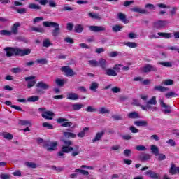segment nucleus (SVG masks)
Wrapping results in <instances>:
<instances>
[{
	"instance_id": "f257e3e1",
	"label": "nucleus",
	"mask_w": 179,
	"mask_h": 179,
	"mask_svg": "<svg viewBox=\"0 0 179 179\" xmlns=\"http://www.w3.org/2000/svg\"><path fill=\"white\" fill-rule=\"evenodd\" d=\"M61 141L64 145H63L61 150L58 152L57 156H64V155H65L64 153H71V152H72L71 155L73 157L80 155L81 151L79 150V145H75L73 148L72 147V145H73V142H72V141L64 138Z\"/></svg>"
},
{
	"instance_id": "f03ea898",
	"label": "nucleus",
	"mask_w": 179,
	"mask_h": 179,
	"mask_svg": "<svg viewBox=\"0 0 179 179\" xmlns=\"http://www.w3.org/2000/svg\"><path fill=\"white\" fill-rule=\"evenodd\" d=\"M4 51L8 58H10V57H26V55L31 54V49H21L17 47H6Z\"/></svg>"
},
{
	"instance_id": "7ed1b4c3",
	"label": "nucleus",
	"mask_w": 179,
	"mask_h": 179,
	"mask_svg": "<svg viewBox=\"0 0 179 179\" xmlns=\"http://www.w3.org/2000/svg\"><path fill=\"white\" fill-rule=\"evenodd\" d=\"M57 146L58 141H44L43 148H44V149H46L47 152H54Z\"/></svg>"
},
{
	"instance_id": "20e7f679",
	"label": "nucleus",
	"mask_w": 179,
	"mask_h": 179,
	"mask_svg": "<svg viewBox=\"0 0 179 179\" xmlns=\"http://www.w3.org/2000/svg\"><path fill=\"white\" fill-rule=\"evenodd\" d=\"M60 71L65 73L66 76H70L72 78V76H75V75H76V72L73 71V70L68 66L61 67Z\"/></svg>"
},
{
	"instance_id": "39448f33",
	"label": "nucleus",
	"mask_w": 179,
	"mask_h": 179,
	"mask_svg": "<svg viewBox=\"0 0 179 179\" xmlns=\"http://www.w3.org/2000/svg\"><path fill=\"white\" fill-rule=\"evenodd\" d=\"M56 121L58 124H62V127L64 128L72 127V125H73V123H72V122H69V120L66 118L60 117L57 119Z\"/></svg>"
},
{
	"instance_id": "423d86ee",
	"label": "nucleus",
	"mask_w": 179,
	"mask_h": 179,
	"mask_svg": "<svg viewBox=\"0 0 179 179\" xmlns=\"http://www.w3.org/2000/svg\"><path fill=\"white\" fill-rule=\"evenodd\" d=\"M34 79H36V76H34L25 77V81L28 82V83L27 85V89H31V87H33V86H34L36 85V81Z\"/></svg>"
},
{
	"instance_id": "0eeeda50",
	"label": "nucleus",
	"mask_w": 179,
	"mask_h": 179,
	"mask_svg": "<svg viewBox=\"0 0 179 179\" xmlns=\"http://www.w3.org/2000/svg\"><path fill=\"white\" fill-rule=\"evenodd\" d=\"M89 29L94 33H99L100 31H106V27L91 25L89 27Z\"/></svg>"
},
{
	"instance_id": "6e6552de",
	"label": "nucleus",
	"mask_w": 179,
	"mask_h": 179,
	"mask_svg": "<svg viewBox=\"0 0 179 179\" xmlns=\"http://www.w3.org/2000/svg\"><path fill=\"white\" fill-rule=\"evenodd\" d=\"M143 72L145 73L149 72H157V68L152 64H147L143 68Z\"/></svg>"
},
{
	"instance_id": "1a4fd4ad",
	"label": "nucleus",
	"mask_w": 179,
	"mask_h": 179,
	"mask_svg": "<svg viewBox=\"0 0 179 179\" xmlns=\"http://www.w3.org/2000/svg\"><path fill=\"white\" fill-rule=\"evenodd\" d=\"M166 24H167L166 21L159 20L158 21H155L153 22V27L154 29H163V27H166Z\"/></svg>"
},
{
	"instance_id": "9d476101",
	"label": "nucleus",
	"mask_w": 179,
	"mask_h": 179,
	"mask_svg": "<svg viewBox=\"0 0 179 179\" xmlns=\"http://www.w3.org/2000/svg\"><path fill=\"white\" fill-rule=\"evenodd\" d=\"M145 175L152 179H160V175L152 170L147 171Z\"/></svg>"
},
{
	"instance_id": "9b49d317",
	"label": "nucleus",
	"mask_w": 179,
	"mask_h": 179,
	"mask_svg": "<svg viewBox=\"0 0 179 179\" xmlns=\"http://www.w3.org/2000/svg\"><path fill=\"white\" fill-rule=\"evenodd\" d=\"M99 66L103 69V71H105L107 69V66H108V62H107V60L106 59L101 58L99 61L98 62Z\"/></svg>"
},
{
	"instance_id": "f8f14e48",
	"label": "nucleus",
	"mask_w": 179,
	"mask_h": 179,
	"mask_svg": "<svg viewBox=\"0 0 179 179\" xmlns=\"http://www.w3.org/2000/svg\"><path fill=\"white\" fill-rule=\"evenodd\" d=\"M117 17L122 23H124V24H128L129 23V20L127 18V15L122 13H119L117 14Z\"/></svg>"
},
{
	"instance_id": "ddd939ff",
	"label": "nucleus",
	"mask_w": 179,
	"mask_h": 179,
	"mask_svg": "<svg viewBox=\"0 0 179 179\" xmlns=\"http://www.w3.org/2000/svg\"><path fill=\"white\" fill-rule=\"evenodd\" d=\"M105 134L106 131H104V130L101 131V132L96 133L95 137L92 139V143L97 142V141H101L103 136H104Z\"/></svg>"
},
{
	"instance_id": "4468645a",
	"label": "nucleus",
	"mask_w": 179,
	"mask_h": 179,
	"mask_svg": "<svg viewBox=\"0 0 179 179\" xmlns=\"http://www.w3.org/2000/svg\"><path fill=\"white\" fill-rule=\"evenodd\" d=\"M153 90L155 92H161V93H164V92H167L170 90V89L167 87H163L162 85H156L154 87Z\"/></svg>"
},
{
	"instance_id": "2eb2a0df",
	"label": "nucleus",
	"mask_w": 179,
	"mask_h": 179,
	"mask_svg": "<svg viewBox=\"0 0 179 179\" xmlns=\"http://www.w3.org/2000/svg\"><path fill=\"white\" fill-rule=\"evenodd\" d=\"M36 87L38 89H43V90H47L50 87V85L44 83L43 81H40L36 84Z\"/></svg>"
},
{
	"instance_id": "dca6fc26",
	"label": "nucleus",
	"mask_w": 179,
	"mask_h": 179,
	"mask_svg": "<svg viewBox=\"0 0 179 179\" xmlns=\"http://www.w3.org/2000/svg\"><path fill=\"white\" fill-rule=\"evenodd\" d=\"M131 12H134L136 13H141V15H148L149 13L146 10L139 8L138 7H134L131 8Z\"/></svg>"
},
{
	"instance_id": "f3484780",
	"label": "nucleus",
	"mask_w": 179,
	"mask_h": 179,
	"mask_svg": "<svg viewBox=\"0 0 179 179\" xmlns=\"http://www.w3.org/2000/svg\"><path fill=\"white\" fill-rule=\"evenodd\" d=\"M63 136L66 138V139H73L76 138L77 135L75 133L69 132V131H64Z\"/></svg>"
},
{
	"instance_id": "a211bd4d",
	"label": "nucleus",
	"mask_w": 179,
	"mask_h": 179,
	"mask_svg": "<svg viewBox=\"0 0 179 179\" xmlns=\"http://www.w3.org/2000/svg\"><path fill=\"white\" fill-rule=\"evenodd\" d=\"M54 115V113L52 111H45L43 113H42L43 118H45V120H52V117Z\"/></svg>"
},
{
	"instance_id": "6ab92c4d",
	"label": "nucleus",
	"mask_w": 179,
	"mask_h": 179,
	"mask_svg": "<svg viewBox=\"0 0 179 179\" xmlns=\"http://www.w3.org/2000/svg\"><path fill=\"white\" fill-rule=\"evenodd\" d=\"M106 72V75H107V76H117L118 75V73H117V71H115V70H114V69H106L105 70Z\"/></svg>"
},
{
	"instance_id": "aec40b11",
	"label": "nucleus",
	"mask_w": 179,
	"mask_h": 179,
	"mask_svg": "<svg viewBox=\"0 0 179 179\" xmlns=\"http://www.w3.org/2000/svg\"><path fill=\"white\" fill-rule=\"evenodd\" d=\"M151 157L152 156L150 155L143 153L139 155V160H141V162H146L148 160H150Z\"/></svg>"
},
{
	"instance_id": "412c9836",
	"label": "nucleus",
	"mask_w": 179,
	"mask_h": 179,
	"mask_svg": "<svg viewBox=\"0 0 179 179\" xmlns=\"http://www.w3.org/2000/svg\"><path fill=\"white\" fill-rule=\"evenodd\" d=\"M55 29L52 31V36L53 37H57V36H59V30L61 29L59 28V24H57V26H54Z\"/></svg>"
},
{
	"instance_id": "4be33fe9",
	"label": "nucleus",
	"mask_w": 179,
	"mask_h": 179,
	"mask_svg": "<svg viewBox=\"0 0 179 179\" xmlns=\"http://www.w3.org/2000/svg\"><path fill=\"white\" fill-rule=\"evenodd\" d=\"M160 105H161V107H162L163 108H166L164 110V113H165V114H170V113H171V110L170 109V106H169L167 104H166L164 103V101H161Z\"/></svg>"
},
{
	"instance_id": "5701e85b",
	"label": "nucleus",
	"mask_w": 179,
	"mask_h": 179,
	"mask_svg": "<svg viewBox=\"0 0 179 179\" xmlns=\"http://www.w3.org/2000/svg\"><path fill=\"white\" fill-rule=\"evenodd\" d=\"M19 27H20V23L15 22L11 28V33H13V34H17V33H19V30L17 29Z\"/></svg>"
},
{
	"instance_id": "b1692460",
	"label": "nucleus",
	"mask_w": 179,
	"mask_h": 179,
	"mask_svg": "<svg viewBox=\"0 0 179 179\" xmlns=\"http://www.w3.org/2000/svg\"><path fill=\"white\" fill-rule=\"evenodd\" d=\"M128 118H131L132 120H136L138 118H141V116L139 115V113H138L136 111L129 113L127 114Z\"/></svg>"
},
{
	"instance_id": "393cba45",
	"label": "nucleus",
	"mask_w": 179,
	"mask_h": 179,
	"mask_svg": "<svg viewBox=\"0 0 179 179\" xmlns=\"http://www.w3.org/2000/svg\"><path fill=\"white\" fill-rule=\"evenodd\" d=\"M150 150L152 155H155V156H159V150L157 146H156L155 145H151Z\"/></svg>"
},
{
	"instance_id": "a878e982",
	"label": "nucleus",
	"mask_w": 179,
	"mask_h": 179,
	"mask_svg": "<svg viewBox=\"0 0 179 179\" xmlns=\"http://www.w3.org/2000/svg\"><path fill=\"white\" fill-rule=\"evenodd\" d=\"M73 111H79L82 110L85 106L82 103H74L71 106Z\"/></svg>"
},
{
	"instance_id": "bb28decb",
	"label": "nucleus",
	"mask_w": 179,
	"mask_h": 179,
	"mask_svg": "<svg viewBox=\"0 0 179 179\" xmlns=\"http://www.w3.org/2000/svg\"><path fill=\"white\" fill-rule=\"evenodd\" d=\"M11 9L13 10H16L17 13H18L20 15H24V13H27V10L24 8H17L15 6H11Z\"/></svg>"
},
{
	"instance_id": "cd10ccee",
	"label": "nucleus",
	"mask_w": 179,
	"mask_h": 179,
	"mask_svg": "<svg viewBox=\"0 0 179 179\" xmlns=\"http://www.w3.org/2000/svg\"><path fill=\"white\" fill-rule=\"evenodd\" d=\"M134 125L136 127H148V121L146 120H140V121H135Z\"/></svg>"
},
{
	"instance_id": "c85d7f7f",
	"label": "nucleus",
	"mask_w": 179,
	"mask_h": 179,
	"mask_svg": "<svg viewBox=\"0 0 179 179\" xmlns=\"http://www.w3.org/2000/svg\"><path fill=\"white\" fill-rule=\"evenodd\" d=\"M67 99L68 100H78L79 99V95L76 93H69L67 95Z\"/></svg>"
},
{
	"instance_id": "c756f323",
	"label": "nucleus",
	"mask_w": 179,
	"mask_h": 179,
	"mask_svg": "<svg viewBox=\"0 0 179 179\" xmlns=\"http://www.w3.org/2000/svg\"><path fill=\"white\" fill-rule=\"evenodd\" d=\"M1 136L4 138V139H7L8 141H12L13 139V135L10 133L3 132Z\"/></svg>"
},
{
	"instance_id": "7c9ffc66",
	"label": "nucleus",
	"mask_w": 179,
	"mask_h": 179,
	"mask_svg": "<svg viewBox=\"0 0 179 179\" xmlns=\"http://www.w3.org/2000/svg\"><path fill=\"white\" fill-rule=\"evenodd\" d=\"M158 36H160V37H162V38H171V33H166V32H158Z\"/></svg>"
},
{
	"instance_id": "2f4dec72",
	"label": "nucleus",
	"mask_w": 179,
	"mask_h": 179,
	"mask_svg": "<svg viewBox=\"0 0 179 179\" xmlns=\"http://www.w3.org/2000/svg\"><path fill=\"white\" fill-rule=\"evenodd\" d=\"M31 31H35L36 33H45V29H44V28H43V27H32L31 28Z\"/></svg>"
},
{
	"instance_id": "473e14b6",
	"label": "nucleus",
	"mask_w": 179,
	"mask_h": 179,
	"mask_svg": "<svg viewBox=\"0 0 179 179\" xmlns=\"http://www.w3.org/2000/svg\"><path fill=\"white\" fill-rule=\"evenodd\" d=\"M75 33H82L83 31V25L82 24H78L74 27Z\"/></svg>"
},
{
	"instance_id": "72a5a7b5",
	"label": "nucleus",
	"mask_w": 179,
	"mask_h": 179,
	"mask_svg": "<svg viewBox=\"0 0 179 179\" xmlns=\"http://www.w3.org/2000/svg\"><path fill=\"white\" fill-rule=\"evenodd\" d=\"M55 83L57 85V86H60L62 87L66 83V80L65 79H61V78H57L55 80Z\"/></svg>"
},
{
	"instance_id": "f704fd0d",
	"label": "nucleus",
	"mask_w": 179,
	"mask_h": 179,
	"mask_svg": "<svg viewBox=\"0 0 179 179\" xmlns=\"http://www.w3.org/2000/svg\"><path fill=\"white\" fill-rule=\"evenodd\" d=\"M58 23L57 22H48V21H45L43 22V25L45 27H51V26L52 27H54V26H57Z\"/></svg>"
},
{
	"instance_id": "c9c22d12",
	"label": "nucleus",
	"mask_w": 179,
	"mask_h": 179,
	"mask_svg": "<svg viewBox=\"0 0 179 179\" xmlns=\"http://www.w3.org/2000/svg\"><path fill=\"white\" fill-rule=\"evenodd\" d=\"M86 131H89V127L83 128V131L77 134V136H78V138H85V136H86Z\"/></svg>"
},
{
	"instance_id": "e433bc0d",
	"label": "nucleus",
	"mask_w": 179,
	"mask_h": 179,
	"mask_svg": "<svg viewBox=\"0 0 179 179\" xmlns=\"http://www.w3.org/2000/svg\"><path fill=\"white\" fill-rule=\"evenodd\" d=\"M178 94L174 92H169L165 94V97L166 99H171V97H178Z\"/></svg>"
},
{
	"instance_id": "4c0bfd02",
	"label": "nucleus",
	"mask_w": 179,
	"mask_h": 179,
	"mask_svg": "<svg viewBox=\"0 0 179 179\" xmlns=\"http://www.w3.org/2000/svg\"><path fill=\"white\" fill-rule=\"evenodd\" d=\"M158 65H162L165 68H171L173 66V64L170 62H159Z\"/></svg>"
},
{
	"instance_id": "58836bf2",
	"label": "nucleus",
	"mask_w": 179,
	"mask_h": 179,
	"mask_svg": "<svg viewBox=\"0 0 179 179\" xmlns=\"http://www.w3.org/2000/svg\"><path fill=\"white\" fill-rule=\"evenodd\" d=\"M90 89L92 92H97V89H99V84L96 82L92 83Z\"/></svg>"
},
{
	"instance_id": "ea45409f",
	"label": "nucleus",
	"mask_w": 179,
	"mask_h": 179,
	"mask_svg": "<svg viewBox=\"0 0 179 179\" xmlns=\"http://www.w3.org/2000/svg\"><path fill=\"white\" fill-rule=\"evenodd\" d=\"M40 100V97L37 96H32L27 99V101L29 103H36V101H38Z\"/></svg>"
},
{
	"instance_id": "a19ab883",
	"label": "nucleus",
	"mask_w": 179,
	"mask_h": 179,
	"mask_svg": "<svg viewBox=\"0 0 179 179\" xmlns=\"http://www.w3.org/2000/svg\"><path fill=\"white\" fill-rule=\"evenodd\" d=\"M51 45H52V43H51L50 39L46 38L43 40V47H45L46 48H48V47H51Z\"/></svg>"
},
{
	"instance_id": "79ce46f5",
	"label": "nucleus",
	"mask_w": 179,
	"mask_h": 179,
	"mask_svg": "<svg viewBox=\"0 0 179 179\" xmlns=\"http://www.w3.org/2000/svg\"><path fill=\"white\" fill-rule=\"evenodd\" d=\"M19 125L31 127V123L29 120H20L18 122Z\"/></svg>"
},
{
	"instance_id": "37998d69",
	"label": "nucleus",
	"mask_w": 179,
	"mask_h": 179,
	"mask_svg": "<svg viewBox=\"0 0 179 179\" xmlns=\"http://www.w3.org/2000/svg\"><path fill=\"white\" fill-rule=\"evenodd\" d=\"M29 9H35L36 10H41V6L39 5H37L36 3H30L29 5Z\"/></svg>"
},
{
	"instance_id": "c03bdc74",
	"label": "nucleus",
	"mask_w": 179,
	"mask_h": 179,
	"mask_svg": "<svg viewBox=\"0 0 179 179\" xmlns=\"http://www.w3.org/2000/svg\"><path fill=\"white\" fill-rule=\"evenodd\" d=\"M88 64L93 68H97L99 66V62L97 60H90L88 61Z\"/></svg>"
},
{
	"instance_id": "a18cd8bd",
	"label": "nucleus",
	"mask_w": 179,
	"mask_h": 179,
	"mask_svg": "<svg viewBox=\"0 0 179 179\" xmlns=\"http://www.w3.org/2000/svg\"><path fill=\"white\" fill-rule=\"evenodd\" d=\"M75 173H80V174H83V176H89V171L80 169H76Z\"/></svg>"
},
{
	"instance_id": "49530a36",
	"label": "nucleus",
	"mask_w": 179,
	"mask_h": 179,
	"mask_svg": "<svg viewBox=\"0 0 179 179\" xmlns=\"http://www.w3.org/2000/svg\"><path fill=\"white\" fill-rule=\"evenodd\" d=\"M162 85H164V86H171V85H174V80H173L171 79L165 80L162 83Z\"/></svg>"
},
{
	"instance_id": "de8ad7c7",
	"label": "nucleus",
	"mask_w": 179,
	"mask_h": 179,
	"mask_svg": "<svg viewBox=\"0 0 179 179\" xmlns=\"http://www.w3.org/2000/svg\"><path fill=\"white\" fill-rule=\"evenodd\" d=\"M88 16L91 17L92 19H98L100 20L101 19V17L99 14L94 13H89Z\"/></svg>"
},
{
	"instance_id": "09e8293b",
	"label": "nucleus",
	"mask_w": 179,
	"mask_h": 179,
	"mask_svg": "<svg viewBox=\"0 0 179 179\" xmlns=\"http://www.w3.org/2000/svg\"><path fill=\"white\" fill-rule=\"evenodd\" d=\"M112 30L114 31V33H118V31H121V30H122V27L116 24L112 27Z\"/></svg>"
},
{
	"instance_id": "8fccbe9b",
	"label": "nucleus",
	"mask_w": 179,
	"mask_h": 179,
	"mask_svg": "<svg viewBox=\"0 0 179 179\" xmlns=\"http://www.w3.org/2000/svg\"><path fill=\"white\" fill-rule=\"evenodd\" d=\"M37 64H41V65H45L48 64V61L45 58L38 59L36 60Z\"/></svg>"
},
{
	"instance_id": "3c124183",
	"label": "nucleus",
	"mask_w": 179,
	"mask_h": 179,
	"mask_svg": "<svg viewBox=\"0 0 179 179\" xmlns=\"http://www.w3.org/2000/svg\"><path fill=\"white\" fill-rule=\"evenodd\" d=\"M27 167H29V169H36L37 164L34 162H26L25 163Z\"/></svg>"
},
{
	"instance_id": "603ef678",
	"label": "nucleus",
	"mask_w": 179,
	"mask_h": 179,
	"mask_svg": "<svg viewBox=\"0 0 179 179\" xmlns=\"http://www.w3.org/2000/svg\"><path fill=\"white\" fill-rule=\"evenodd\" d=\"M125 45L129 47L130 48H136V47H138V45L135 42H127L126 43Z\"/></svg>"
},
{
	"instance_id": "864d4df0",
	"label": "nucleus",
	"mask_w": 179,
	"mask_h": 179,
	"mask_svg": "<svg viewBox=\"0 0 179 179\" xmlns=\"http://www.w3.org/2000/svg\"><path fill=\"white\" fill-rule=\"evenodd\" d=\"M72 10H73V8L68 6V4H66L62 9V12H72Z\"/></svg>"
},
{
	"instance_id": "5fc2aeb1",
	"label": "nucleus",
	"mask_w": 179,
	"mask_h": 179,
	"mask_svg": "<svg viewBox=\"0 0 179 179\" xmlns=\"http://www.w3.org/2000/svg\"><path fill=\"white\" fill-rule=\"evenodd\" d=\"M87 113H97V110L93 106H88L85 108Z\"/></svg>"
},
{
	"instance_id": "6e6d98bb",
	"label": "nucleus",
	"mask_w": 179,
	"mask_h": 179,
	"mask_svg": "<svg viewBox=\"0 0 179 179\" xmlns=\"http://www.w3.org/2000/svg\"><path fill=\"white\" fill-rule=\"evenodd\" d=\"M136 150H138V152H145L146 150V147L142 145H136Z\"/></svg>"
},
{
	"instance_id": "4d7b16f0",
	"label": "nucleus",
	"mask_w": 179,
	"mask_h": 179,
	"mask_svg": "<svg viewBox=\"0 0 179 179\" xmlns=\"http://www.w3.org/2000/svg\"><path fill=\"white\" fill-rule=\"evenodd\" d=\"M42 126L48 129H54V126L48 122H43Z\"/></svg>"
},
{
	"instance_id": "13d9d810",
	"label": "nucleus",
	"mask_w": 179,
	"mask_h": 179,
	"mask_svg": "<svg viewBox=\"0 0 179 179\" xmlns=\"http://www.w3.org/2000/svg\"><path fill=\"white\" fill-rule=\"evenodd\" d=\"M148 104H152L153 106H156L157 104V101H156V96H152L148 102Z\"/></svg>"
},
{
	"instance_id": "bf43d9fd",
	"label": "nucleus",
	"mask_w": 179,
	"mask_h": 179,
	"mask_svg": "<svg viewBox=\"0 0 179 179\" xmlns=\"http://www.w3.org/2000/svg\"><path fill=\"white\" fill-rule=\"evenodd\" d=\"M43 20H44V17H36L33 19V23H34V24H36V23L43 22Z\"/></svg>"
},
{
	"instance_id": "052dcab7",
	"label": "nucleus",
	"mask_w": 179,
	"mask_h": 179,
	"mask_svg": "<svg viewBox=\"0 0 179 179\" xmlns=\"http://www.w3.org/2000/svg\"><path fill=\"white\" fill-rule=\"evenodd\" d=\"M132 154V150L130 149H126L123 151V155L126 156V157H129Z\"/></svg>"
},
{
	"instance_id": "680f3d73",
	"label": "nucleus",
	"mask_w": 179,
	"mask_h": 179,
	"mask_svg": "<svg viewBox=\"0 0 179 179\" xmlns=\"http://www.w3.org/2000/svg\"><path fill=\"white\" fill-rule=\"evenodd\" d=\"M100 114H110V110L104 107H102L99 110Z\"/></svg>"
},
{
	"instance_id": "e2e57ef3",
	"label": "nucleus",
	"mask_w": 179,
	"mask_h": 179,
	"mask_svg": "<svg viewBox=\"0 0 179 179\" xmlns=\"http://www.w3.org/2000/svg\"><path fill=\"white\" fill-rule=\"evenodd\" d=\"M1 34H2L3 36H11L12 32L6 29H3L1 31Z\"/></svg>"
},
{
	"instance_id": "0e129e2a",
	"label": "nucleus",
	"mask_w": 179,
	"mask_h": 179,
	"mask_svg": "<svg viewBox=\"0 0 179 179\" xmlns=\"http://www.w3.org/2000/svg\"><path fill=\"white\" fill-rule=\"evenodd\" d=\"M122 138L123 141H131L132 139V136L130 134H125L122 136Z\"/></svg>"
},
{
	"instance_id": "69168bd1",
	"label": "nucleus",
	"mask_w": 179,
	"mask_h": 179,
	"mask_svg": "<svg viewBox=\"0 0 179 179\" xmlns=\"http://www.w3.org/2000/svg\"><path fill=\"white\" fill-rule=\"evenodd\" d=\"M129 131H131L132 134H138V132H139V129H136L134 126H131L129 127Z\"/></svg>"
},
{
	"instance_id": "338daca9",
	"label": "nucleus",
	"mask_w": 179,
	"mask_h": 179,
	"mask_svg": "<svg viewBox=\"0 0 179 179\" xmlns=\"http://www.w3.org/2000/svg\"><path fill=\"white\" fill-rule=\"evenodd\" d=\"M166 143H168V145H170V146L174 147L176 146V141L173 139H169L166 141Z\"/></svg>"
},
{
	"instance_id": "774afa93",
	"label": "nucleus",
	"mask_w": 179,
	"mask_h": 179,
	"mask_svg": "<svg viewBox=\"0 0 179 179\" xmlns=\"http://www.w3.org/2000/svg\"><path fill=\"white\" fill-rule=\"evenodd\" d=\"M178 9V8L177 7H172L171 10L170 11L171 16H173L174 15H176V13H177Z\"/></svg>"
}]
</instances>
